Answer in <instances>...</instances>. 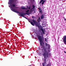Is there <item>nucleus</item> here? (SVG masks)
Masks as SVG:
<instances>
[{"label":"nucleus","instance_id":"4","mask_svg":"<svg viewBox=\"0 0 66 66\" xmlns=\"http://www.w3.org/2000/svg\"><path fill=\"white\" fill-rule=\"evenodd\" d=\"M63 40L65 45H66V35L64 36L63 37Z\"/></svg>","mask_w":66,"mask_h":66},{"label":"nucleus","instance_id":"30","mask_svg":"<svg viewBox=\"0 0 66 66\" xmlns=\"http://www.w3.org/2000/svg\"><path fill=\"white\" fill-rule=\"evenodd\" d=\"M44 24H46V23H44Z\"/></svg>","mask_w":66,"mask_h":66},{"label":"nucleus","instance_id":"13","mask_svg":"<svg viewBox=\"0 0 66 66\" xmlns=\"http://www.w3.org/2000/svg\"><path fill=\"white\" fill-rule=\"evenodd\" d=\"M42 64L43 66H45V63H42Z\"/></svg>","mask_w":66,"mask_h":66},{"label":"nucleus","instance_id":"11","mask_svg":"<svg viewBox=\"0 0 66 66\" xmlns=\"http://www.w3.org/2000/svg\"><path fill=\"white\" fill-rule=\"evenodd\" d=\"M35 6L34 5H32V8L31 9V10H33V9H35Z\"/></svg>","mask_w":66,"mask_h":66},{"label":"nucleus","instance_id":"19","mask_svg":"<svg viewBox=\"0 0 66 66\" xmlns=\"http://www.w3.org/2000/svg\"><path fill=\"white\" fill-rule=\"evenodd\" d=\"M45 42H47V39L46 38H45Z\"/></svg>","mask_w":66,"mask_h":66},{"label":"nucleus","instance_id":"23","mask_svg":"<svg viewBox=\"0 0 66 66\" xmlns=\"http://www.w3.org/2000/svg\"><path fill=\"white\" fill-rule=\"evenodd\" d=\"M47 46H50V45H49V44H47Z\"/></svg>","mask_w":66,"mask_h":66},{"label":"nucleus","instance_id":"5","mask_svg":"<svg viewBox=\"0 0 66 66\" xmlns=\"http://www.w3.org/2000/svg\"><path fill=\"white\" fill-rule=\"evenodd\" d=\"M32 21L36 26H38V25L37 24L38 23L37 21H35L34 19H32Z\"/></svg>","mask_w":66,"mask_h":66},{"label":"nucleus","instance_id":"29","mask_svg":"<svg viewBox=\"0 0 66 66\" xmlns=\"http://www.w3.org/2000/svg\"><path fill=\"white\" fill-rule=\"evenodd\" d=\"M33 1H34V0H33Z\"/></svg>","mask_w":66,"mask_h":66},{"label":"nucleus","instance_id":"26","mask_svg":"<svg viewBox=\"0 0 66 66\" xmlns=\"http://www.w3.org/2000/svg\"><path fill=\"white\" fill-rule=\"evenodd\" d=\"M45 22H46V21H45L43 23H45Z\"/></svg>","mask_w":66,"mask_h":66},{"label":"nucleus","instance_id":"21","mask_svg":"<svg viewBox=\"0 0 66 66\" xmlns=\"http://www.w3.org/2000/svg\"><path fill=\"white\" fill-rule=\"evenodd\" d=\"M43 1H44L45 2H46V0H43Z\"/></svg>","mask_w":66,"mask_h":66},{"label":"nucleus","instance_id":"7","mask_svg":"<svg viewBox=\"0 0 66 66\" xmlns=\"http://www.w3.org/2000/svg\"><path fill=\"white\" fill-rule=\"evenodd\" d=\"M41 19H43L44 18V14L40 16Z\"/></svg>","mask_w":66,"mask_h":66},{"label":"nucleus","instance_id":"8","mask_svg":"<svg viewBox=\"0 0 66 66\" xmlns=\"http://www.w3.org/2000/svg\"><path fill=\"white\" fill-rule=\"evenodd\" d=\"M41 30L42 32L43 33V34H45V31H44V30H43V28L41 29Z\"/></svg>","mask_w":66,"mask_h":66},{"label":"nucleus","instance_id":"10","mask_svg":"<svg viewBox=\"0 0 66 66\" xmlns=\"http://www.w3.org/2000/svg\"><path fill=\"white\" fill-rule=\"evenodd\" d=\"M38 22H39V21H40L41 20H40V18H39L38 19Z\"/></svg>","mask_w":66,"mask_h":66},{"label":"nucleus","instance_id":"9","mask_svg":"<svg viewBox=\"0 0 66 66\" xmlns=\"http://www.w3.org/2000/svg\"><path fill=\"white\" fill-rule=\"evenodd\" d=\"M21 9H22V10H26V9H27V8H25L24 7H22L21 8Z\"/></svg>","mask_w":66,"mask_h":66},{"label":"nucleus","instance_id":"18","mask_svg":"<svg viewBox=\"0 0 66 66\" xmlns=\"http://www.w3.org/2000/svg\"><path fill=\"white\" fill-rule=\"evenodd\" d=\"M45 45L46 46H48V44H47V43H45Z\"/></svg>","mask_w":66,"mask_h":66},{"label":"nucleus","instance_id":"17","mask_svg":"<svg viewBox=\"0 0 66 66\" xmlns=\"http://www.w3.org/2000/svg\"><path fill=\"white\" fill-rule=\"evenodd\" d=\"M32 18H35V17L34 16H32Z\"/></svg>","mask_w":66,"mask_h":66},{"label":"nucleus","instance_id":"12","mask_svg":"<svg viewBox=\"0 0 66 66\" xmlns=\"http://www.w3.org/2000/svg\"><path fill=\"white\" fill-rule=\"evenodd\" d=\"M30 23H31V25H32V26H34V23H33V22L31 21L30 22Z\"/></svg>","mask_w":66,"mask_h":66},{"label":"nucleus","instance_id":"24","mask_svg":"<svg viewBox=\"0 0 66 66\" xmlns=\"http://www.w3.org/2000/svg\"><path fill=\"white\" fill-rule=\"evenodd\" d=\"M64 21H66V18L65 19V20H64Z\"/></svg>","mask_w":66,"mask_h":66},{"label":"nucleus","instance_id":"27","mask_svg":"<svg viewBox=\"0 0 66 66\" xmlns=\"http://www.w3.org/2000/svg\"><path fill=\"white\" fill-rule=\"evenodd\" d=\"M27 8H28V6H27Z\"/></svg>","mask_w":66,"mask_h":66},{"label":"nucleus","instance_id":"2","mask_svg":"<svg viewBox=\"0 0 66 66\" xmlns=\"http://www.w3.org/2000/svg\"><path fill=\"white\" fill-rule=\"evenodd\" d=\"M10 6L11 7V11L14 12H15V13H19L20 14V16H21V17H23L24 18H25V16H24V15H28V14H29L28 13L29 12V10H27L26 12V13H24L22 12H19L18 11H17L14 9L13 8H17V7H16V5H15V4H11L10 5Z\"/></svg>","mask_w":66,"mask_h":66},{"label":"nucleus","instance_id":"16","mask_svg":"<svg viewBox=\"0 0 66 66\" xmlns=\"http://www.w3.org/2000/svg\"><path fill=\"white\" fill-rule=\"evenodd\" d=\"M44 2H45L43 1V2L42 3V4H44Z\"/></svg>","mask_w":66,"mask_h":66},{"label":"nucleus","instance_id":"1","mask_svg":"<svg viewBox=\"0 0 66 66\" xmlns=\"http://www.w3.org/2000/svg\"><path fill=\"white\" fill-rule=\"evenodd\" d=\"M37 37L38 38L40 42V45H41V48L42 50H43L44 51L43 52V53L42 54L45 53V54H48V55L49 57V52H50V50H49L47 51V48L45 47V44L44 42L43 41V37L41 36H39V35L37 36Z\"/></svg>","mask_w":66,"mask_h":66},{"label":"nucleus","instance_id":"14","mask_svg":"<svg viewBox=\"0 0 66 66\" xmlns=\"http://www.w3.org/2000/svg\"><path fill=\"white\" fill-rule=\"evenodd\" d=\"M43 2V0H40L39 2V4H40V3H42V2Z\"/></svg>","mask_w":66,"mask_h":66},{"label":"nucleus","instance_id":"22","mask_svg":"<svg viewBox=\"0 0 66 66\" xmlns=\"http://www.w3.org/2000/svg\"><path fill=\"white\" fill-rule=\"evenodd\" d=\"M63 19H64V20H65V17H63Z\"/></svg>","mask_w":66,"mask_h":66},{"label":"nucleus","instance_id":"15","mask_svg":"<svg viewBox=\"0 0 66 66\" xmlns=\"http://www.w3.org/2000/svg\"><path fill=\"white\" fill-rule=\"evenodd\" d=\"M47 49H50V46H47Z\"/></svg>","mask_w":66,"mask_h":66},{"label":"nucleus","instance_id":"25","mask_svg":"<svg viewBox=\"0 0 66 66\" xmlns=\"http://www.w3.org/2000/svg\"><path fill=\"white\" fill-rule=\"evenodd\" d=\"M64 53H66V52H65V51H64Z\"/></svg>","mask_w":66,"mask_h":66},{"label":"nucleus","instance_id":"6","mask_svg":"<svg viewBox=\"0 0 66 66\" xmlns=\"http://www.w3.org/2000/svg\"><path fill=\"white\" fill-rule=\"evenodd\" d=\"M38 9L40 13H42V9L40 8V7L38 8Z\"/></svg>","mask_w":66,"mask_h":66},{"label":"nucleus","instance_id":"31","mask_svg":"<svg viewBox=\"0 0 66 66\" xmlns=\"http://www.w3.org/2000/svg\"><path fill=\"white\" fill-rule=\"evenodd\" d=\"M11 1H12V0H11Z\"/></svg>","mask_w":66,"mask_h":66},{"label":"nucleus","instance_id":"3","mask_svg":"<svg viewBox=\"0 0 66 66\" xmlns=\"http://www.w3.org/2000/svg\"><path fill=\"white\" fill-rule=\"evenodd\" d=\"M42 55H43V56H44V59H45L44 60V62L43 63H44L46 64V59H47V58L49 57L48 54H45V53H44V54H43Z\"/></svg>","mask_w":66,"mask_h":66},{"label":"nucleus","instance_id":"28","mask_svg":"<svg viewBox=\"0 0 66 66\" xmlns=\"http://www.w3.org/2000/svg\"><path fill=\"white\" fill-rule=\"evenodd\" d=\"M34 13H35V12H34Z\"/></svg>","mask_w":66,"mask_h":66},{"label":"nucleus","instance_id":"20","mask_svg":"<svg viewBox=\"0 0 66 66\" xmlns=\"http://www.w3.org/2000/svg\"><path fill=\"white\" fill-rule=\"evenodd\" d=\"M30 6H29V7L28 9H29V10H30Z\"/></svg>","mask_w":66,"mask_h":66}]
</instances>
